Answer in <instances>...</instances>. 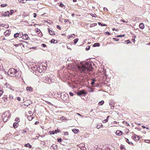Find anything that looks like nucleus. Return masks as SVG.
Listing matches in <instances>:
<instances>
[{"label": "nucleus", "instance_id": "nucleus-1", "mask_svg": "<svg viewBox=\"0 0 150 150\" xmlns=\"http://www.w3.org/2000/svg\"><path fill=\"white\" fill-rule=\"evenodd\" d=\"M78 68L81 73H87L88 71H91L93 68L92 65L90 63L87 62L85 65H82L79 66Z\"/></svg>", "mask_w": 150, "mask_h": 150}, {"label": "nucleus", "instance_id": "nucleus-2", "mask_svg": "<svg viewBox=\"0 0 150 150\" xmlns=\"http://www.w3.org/2000/svg\"><path fill=\"white\" fill-rule=\"evenodd\" d=\"M60 97L62 100L65 102H67L69 101L68 95L65 92L62 93L60 94Z\"/></svg>", "mask_w": 150, "mask_h": 150}, {"label": "nucleus", "instance_id": "nucleus-3", "mask_svg": "<svg viewBox=\"0 0 150 150\" xmlns=\"http://www.w3.org/2000/svg\"><path fill=\"white\" fill-rule=\"evenodd\" d=\"M10 115L8 111L5 112L2 115V117L3 121L5 122L7 121L9 118L10 117Z\"/></svg>", "mask_w": 150, "mask_h": 150}, {"label": "nucleus", "instance_id": "nucleus-4", "mask_svg": "<svg viewBox=\"0 0 150 150\" xmlns=\"http://www.w3.org/2000/svg\"><path fill=\"white\" fill-rule=\"evenodd\" d=\"M52 80L49 76H47L45 77L43 79V81L44 82L47 83L49 84L51 83L52 82Z\"/></svg>", "mask_w": 150, "mask_h": 150}, {"label": "nucleus", "instance_id": "nucleus-5", "mask_svg": "<svg viewBox=\"0 0 150 150\" xmlns=\"http://www.w3.org/2000/svg\"><path fill=\"white\" fill-rule=\"evenodd\" d=\"M15 69L13 68H11L9 69L8 71V73L9 74H11L9 75L11 77L13 76V75L15 74Z\"/></svg>", "mask_w": 150, "mask_h": 150}, {"label": "nucleus", "instance_id": "nucleus-6", "mask_svg": "<svg viewBox=\"0 0 150 150\" xmlns=\"http://www.w3.org/2000/svg\"><path fill=\"white\" fill-rule=\"evenodd\" d=\"M79 147L82 150H86V148L84 144H81L79 145Z\"/></svg>", "mask_w": 150, "mask_h": 150}, {"label": "nucleus", "instance_id": "nucleus-7", "mask_svg": "<svg viewBox=\"0 0 150 150\" xmlns=\"http://www.w3.org/2000/svg\"><path fill=\"white\" fill-rule=\"evenodd\" d=\"M133 139L135 141L138 140L140 139L139 137V136L135 134H134V137H133Z\"/></svg>", "mask_w": 150, "mask_h": 150}, {"label": "nucleus", "instance_id": "nucleus-8", "mask_svg": "<svg viewBox=\"0 0 150 150\" xmlns=\"http://www.w3.org/2000/svg\"><path fill=\"white\" fill-rule=\"evenodd\" d=\"M23 38L24 40H27L28 39V35L25 33L22 35Z\"/></svg>", "mask_w": 150, "mask_h": 150}, {"label": "nucleus", "instance_id": "nucleus-9", "mask_svg": "<svg viewBox=\"0 0 150 150\" xmlns=\"http://www.w3.org/2000/svg\"><path fill=\"white\" fill-rule=\"evenodd\" d=\"M116 134L117 135L121 136L122 134V132L120 130H117L116 132Z\"/></svg>", "mask_w": 150, "mask_h": 150}, {"label": "nucleus", "instance_id": "nucleus-10", "mask_svg": "<svg viewBox=\"0 0 150 150\" xmlns=\"http://www.w3.org/2000/svg\"><path fill=\"white\" fill-rule=\"evenodd\" d=\"M49 33L51 35H54L55 34L54 31H52L51 30L48 28Z\"/></svg>", "mask_w": 150, "mask_h": 150}, {"label": "nucleus", "instance_id": "nucleus-11", "mask_svg": "<svg viewBox=\"0 0 150 150\" xmlns=\"http://www.w3.org/2000/svg\"><path fill=\"white\" fill-rule=\"evenodd\" d=\"M1 14L2 16H8L9 15L10 13L9 11H7L4 14L2 13Z\"/></svg>", "mask_w": 150, "mask_h": 150}, {"label": "nucleus", "instance_id": "nucleus-12", "mask_svg": "<svg viewBox=\"0 0 150 150\" xmlns=\"http://www.w3.org/2000/svg\"><path fill=\"white\" fill-rule=\"evenodd\" d=\"M91 84L92 85H93L95 84V82L96 81V80L95 78H93L91 80Z\"/></svg>", "mask_w": 150, "mask_h": 150}, {"label": "nucleus", "instance_id": "nucleus-13", "mask_svg": "<svg viewBox=\"0 0 150 150\" xmlns=\"http://www.w3.org/2000/svg\"><path fill=\"white\" fill-rule=\"evenodd\" d=\"M26 89L27 91H29L30 92H32L33 91L32 88L31 87H26Z\"/></svg>", "mask_w": 150, "mask_h": 150}, {"label": "nucleus", "instance_id": "nucleus-14", "mask_svg": "<svg viewBox=\"0 0 150 150\" xmlns=\"http://www.w3.org/2000/svg\"><path fill=\"white\" fill-rule=\"evenodd\" d=\"M139 27L140 28L143 29L144 28V24L142 23H141L139 24Z\"/></svg>", "mask_w": 150, "mask_h": 150}, {"label": "nucleus", "instance_id": "nucleus-15", "mask_svg": "<svg viewBox=\"0 0 150 150\" xmlns=\"http://www.w3.org/2000/svg\"><path fill=\"white\" fill-rule=\"evenodd\" d=\"M50 42H51V43H55L56 44L57 42V40H56L53 39H52L51 40Z\"/></svg>", "mask_w": 150, "mask_h": 150}, {"label": "nucleus", "instance_id": "nucleus-16", "mask_svg": "<svg viewBox=\"0 0 150 150\" xmlns=\"http://www.w3.org/2000/svg\"><path fill=\"white\" fill-rule=\"evenodd\" d=\"M27 117L29 120L31 121L34 118V117H32L30 115L28 116Z\"/></svg>", "mask_w": 150, "mask_h": 150}, {"label": "nucleus", "instance_id": "nucleus-17", "mask_svg": "<svg viewBox=\"0 0 150 150\" xmlns=\"http://www.w3.org/2000/svg\"><path fill=\"white\" fill-rule=\"evenodd\" d=\"M100 44L98 43H96L94 44L93 45V47H99L100 46Z\"/></svg>", "mask_w": 150, "mask_h": 150}, {"label": "nucleus", "instance_id": "nucleus-18", "mask_svg": "<svg viewBox=\"0 0 150 150\" xmlns=\"http://www.w3.org/2000/svg\"><path fill=\"white\" fill-rule=\"evenodd\" d=\"M18 124L16 122H14L13 124V126L15 128H16L18 127Z\"/></svg>", "mask_w": 150, "mask_h": 150}, {"label": "nucleus", "instance_id": "nucleus-19", "mask_svg": "<svg viewBox=\"0 0 150 150\" xmlns=\"http://www.w3.org/2000/svg\"><path fill=\"white\" fill-rule=\"evenodd\" d=\"M51 147H52L54 149H57V146L55 144H53Z\"/></svg>", "mask_w": 150, "mask_h": 150}, {"label": "nucleus", "instance_id": "nucleus-20", "mask_svg": "<svg viewBox=\"0 0 150 150\" xmlns=\"http://www.w3.org/2000/svg\"><path fill=\"white\" fill-rule=\"evenodd\" d=\"M80 91L82 94L85 95L86 94V93L84 90H81Z\"/></svg>", "mask_w": 150, "mask_h": 150}, {"label": "nucleus", "instance_id": "nucleus-21", "mask_svg": "<svg viewBox=\"0 0 150 150\" xmlns=\"http://www.w3.org/2000/svg\"><path fill=\"white\" fill-rule=\"evenodd\" d=\"M72 131L74 133H76V134L79 131V130L78 129H72Z\"/></svg>", "mask_w": 150, "mask_h": 150}, {"label": "nucleus", "instance_id": "nucleus-22", "mask_svg": "<svg viewBox=\"0 0 150 150\" xmlns=\"http://www.w3.org/2000/svg\"><path fill=\"white\" fill-rule=\"evenodd\" d=\"M97 25V23H94L91 24L90 27L91 28L94 27Z\"/></svg>", "mask_w": 150, "mask_h": 150}, {"label": "nucleus", "instance_id": "nucleus-23", "mask_svg": "<svg viewBox=\"0 0 150 150\" xmlns=\"http://www.w3.org/2000/svg\"><path fill=\"white\" fill-rule=\"evenodd\" d=\"M18 1L20 3H25L26 2L27 0H18Z\"/></svg>", "mask_w": 150, "mask_h": 150}, {"label": "nucleus", "instance_id": "nucleus-24", "mask_svg": "<svg viewBox=\"0 0 150 150\" xmlns=\"http://www.w3.org/2000/svg\"><path fill=\"white\" fill-rule=\"evenodd\" d=\"M104 101L103 100H102L99 102L98 103V105H101L103 104Z\"/></svg>", "mask_w": 150, "mask_h": 150}, {"label": "nucleus", "instance_id": "nucleus-25", "mask_svg": "<svg viewBox=\"0 0 150 150\" xmlns=\"http://www.w3.org/2000/svg\"><path fill=\"white\" fill-rule=\"evenodd\" d=\"M20 34V33H16L14 35V37L15 38H17L18 37H19V34Z\"/></svg>", "mask_w": 150, "mask_h": 150}, {"label": "nucleus", "instance_id": "nucleus-26", "mask_svg": "<svg viewBox=\"0 0 150 150\" xmlns=\"http://www.w3.org/2000/svg\"><path fill=\"white\" fill-rule=\"evenodd\" d=\"M126 142L128 143L129 144H132V145H133V143L132 142H129V140L128 139L126 138Z\"/></svg>", "mask_w": 150, "mask_h": 150}, {"label": "nucleus", "instance_id": "nucleus-27", "mask_svg": "<svg viewBox=\"0 0 150 150\" xmlns=\"http://www.w3.org/2000/svg\"><path fill=\"white\" fill-rule=\"evenodd\" d=\"M110 105H111V108L112 109L114 107V106L113 105V103L112 102H110L109 103Z\"/></svg>", "mask_w": 150, "mask_h": 150}, {"label": "nucleus", "instance_id": "nucleus-28", "mask_svg": "<svg viewBox=\"0 0 150 150\" xmlns=\"http://www.w3.org/2000/svg\"><path fill=\"white\" fill-rule=\"evenodd\" d=\"M79 40V39L78 38H77L75 39H74V42L75 44H76V43Z\"/></svg>", "mask_w": 150, "mask_h": 150}, {"label": "nucleus", "instance_id": "nucleus-29", "mask_svg": "<svg viewBox=\"0 0 150 150\" xmlns=\"http://www.w3.org/2000/svg\"><path fill=\"white\" fill-rule=\"evenodd\" d=\"M60 132V130L57 129V130H55L54 131V133L57 134L58 132Z\"/></svg>", "mask_w": 150, "mask_h": 150}, {"label": "nucleus", "instance_id": "nucleus-30", "mask_svg": "<svg viewBox=\"0 0 150 150\" xmlns=\"http://www.w3.org/2000/svg\"><path fill=\"white\" fill-rule=\"evenodd\" d=\"M60 119L61 120H66V118L64 117H60Z\"/></svg>", "mask_w": 150, "mask_h": 150}, {"label": "nucleus", "instance_id": "nucleus-31", "mask_svg": "<svg viewBox=\"0 0 150 150\" xmlns=\"http://www.w3.org/2000/svg\"><path fill=\"white\" fill-rule=\"evenodd\" d=\"M59 6L61 7H65V6L62 2H60Z\"/></svg>", "mask_w": 150, "mask_h": 150}, {"label": "nucleus", "instance_id": "nucleus-32", "mask_svg": "<svg viewBox=\"0 0 150 150\" xmlns=\"http://www.w3.org/2000/svg\"><path fill=\"white\" fill-rule=\"evenodd\" d=\"M28 101V100H26L24 102V105H25L26 106H28L29 105H30V103H28V104H26V102Z\"/></svg>", "mask_w": 150, "mask_h": 150}, {"label": "nucleus", "instance_id": "nucleus-33", "mask_svg": "<svg viewBox=\"0 0 150 150\" xmlns=\"http://www.w3.org/2000/svg\"><path fill=\"white\" fill-rule=\"evenodd\" d=\"M7 6V4H2L1 5V6L2 7H4L6 6Z\"/></svg>", "mask_w": 150, "mask_h": 150}, {"label": "nucleus", "instance_id": "nucleus-34", "mask_svg": "<svg viewBox=\"0 0 150 150\" xmlns=\"http://www.w3.org/2000/svg\"><path fill=\"white\" fill-rule=\"evenodd\" d=\"M49 133L51 134H54V131H50Z\"/></svg>", "mask_w": 150, "mask_h": 150}, {"label": "nucleus", "instance_id": "nucleus-35", "mask_svg": "<svg viewBox=\"0 0 150 150\" xmlns=\"http://www.w3.org/2000/svg\"><path fill=\"white\" fill-rule=\"evenodd\" d=\"M90 49V47L89 46H87L86 48V50L87 51L88 50Z\"/></svg>", "mask_w": 150, "mask_h": 150}, {"label": "nucleus", "instance_id": "nucleus-36", "mask_svg": "<svg viewBox=\"0 0 150 150\" xmlns=\"http://www.w3.org/2000/svg\"><path fill=\"white\" fill-rule=\"evenodd\" d=\"M9 32V30H6L5 32H4V34L6 35H7V34H8V32Z\"/></svg>", "mask_w": 150, "mask_h": 150}, {"label": "nucleus", "instance_id": "nucleus-37", "mask_svg": "<svg viewBox=\"0 0 150 150\" xmlns=\"http://www.w3.org/2000/svg\"><path fill=\"white\" fill-rule=\"evenodd\" d=\"M28 46L29 45H27V47L28 48H29V49H36V47H28Z\"/></svg>", "mask_w": 150, "mask_h": 150}, {"label": "nucleus", "instance_id": "nucleus-38", "mask_svg": "<svg viewBox=\"0 0 150 150\" xmlns=\"http://www.w3.org/2000/svg\"><path fill=\"white\" fill-rule=\"evenodd\" d=\"M125 35H118L117 36V37H124L125 36Z\"/></svg>", "mask_w": 150, "mask_h": 150}, {"label": "nucleus", "instance_id": "nucleus-39", "mask_svg": "<svg viewBox=\"0 0 150 150\" xmlns=\"http://www.w3.org/2000/svg\"><path fill=\"white\" fill-rule=\"evenodd\" d=\"M2 99L4 100V102H6L7 100V98L6 97H3L2 98Z\"/></svg>", "mask_w": 150, "mask_h": 150}, {"label": "nucleus", "instance_id": "nucleus-40", "mask_svg": "<svg viewBox=\"0 0 150 150\" xmlns=\"http://www.w3.org/2000/svg\"><path fill=\"white\" fill-rule=\"evenodd\" d=\"M77 94L78 96H80L81 95H82V94L81 93V92L80 91L79 92H78L77 93Z\"/></svg>", "mask_w": 150, "mask_h": 150}, {"label": "nucleus", "instance_id": "nucleus-41", "mask_svg": "<svg viewBox=\"0 0 150 150\" xmlns=\"http://www.w3.org/2000/svg\"><path fill=\"white\" fill-rule=\"evenodd\" d=\"M62 139L61 138L57 139V141L58 142L60 143L62 142Z\"/></svg>", "mask_w": 150, "mask_h": 150}, {"label": "nucleus", "instance_id": "nucleus-42", "mask_svg": "<svg viewBox=\"0 0 150 150\" xmlns=\"http://www.w3.org/2000/svg\"><path fill=\"white\" fill-rule=\"evenodd\" d=\"M9 98L11 99H13V96L12 95H9Z\"/></svg>", "mask_w": 150, "mask_h": 150}, {"label": "nucleus", "instance_id": "nucleus-43", "mask_svg": "<svg viewBox=\"0 0 150 150\" xmlns=\"http://www.w3.org/2000/svg\"><path fill=\"white\" fill-rule=\"evenodd\" d=\"M108 121V120H107V119H105V120H104L103 121V123H106Z\"/></svg>", "mask_w": 150, "mask_h": 150}, {"label": "nucleus", "instance_id": "nucleus-44", "mask_svg": "<svg viewBox=\"0 0 150 150\" xmlns=\"http://www.w3.org/2000/svg\"><path fill=\"white\" fill-rule=\"evenodd\" d=\"M13 11L12 10H10V14L11 15H12L13 13Z\"/></svg>", "mask_w": 150, "mask_h": 150}, {"label": "nucleus", "instance_id": "nucleus-45", "mask_svg": "<svg viewBox=\"0 0 150 150\" xmlns=\"http://www.w3.org/2000/svg\"><path fill=\"white\" fill-rule=\"evenodd\" d=\"M57 28L59 30H61V27L58 25H57Z\"/></svg>", "mask_w": 150, "mask_h": 150}, {"label": "nucleus", "instance_id": "nucleus-46", "mask_svg": "<svg viewBox=\"0 0 150 150\" xmlns=\"http://www.w3.org/2000/svg\"><path fill=\"white\" fill-rule=\"evenodd\" d=\"M113 39L115 40L116 41H118L119 40V39L117 38H113Z\"/></svg>", "mask_w": 150, "mask_h": 150}, {"label": "nucleus", "instance_id": "nucleus-47", "mask_svg": "<svg viewBox=\"0 0 150 150\" xmlns=\"http://www.w3.org/2000/svg\"><path fill=\"white\" fill-rule=\"evenodd\" d=\"M69 95L71 96H73L74 94L72 92H70L69 93Z\"/></svg>", "mask_w": 150, "mask_h": 150}, {"label": "nucleus", "instance_id": "nucleus-48", "mask_svg": "<svg viewBox=\"0 0 150 150\" xmlns=\"http://www.w3.org/2000/svg\"><path fill=\"white\" fill-rule=\"evenodd\" d=\"M98 23L99 25H100L101 26H103V24L101 23L100 22H98Z\"/></svg>", "mask_w": 150, "mask_h": 150}, {"label": "nucleus", "instance_id": "nucleus-49", "mask_svg": "<svg viewBox=\"0 0 150 150\" xmlns=\"http://www.w3.org/2000/svg\"><path fill=\"white\" fill-rule=\"evenodd\" d=\"M45 102L47 104H50V105H52V104L49 102H48L47 101H46Z\"/></svg>", "mask_w": 150, "mask_h": 150}, {"label": "nucleus", "instance_id": "nucleus-50", "mask_svg": "<svg viewBox=\"0 0 150 150\" xmlns=\"http://www.w3.org/2000/svg\"><path fill=\"white\" fill-rule=\"evenodd\" d=\"M106 34H108V35H110L111 34V33L108 32H105Z\"/></svg>", "mask_w": 150, "mask_h": 150}, {"label": "nucleus", "instance_id": "nucleus-51", "mask_svg": "<svg viewBox=\"0 0 150 150\" xmlns=\"http://www.w3.org/2000/svg\"><path fill=\"white\" fill-rule=\"evenodd\" d=\"M125 41L127 42V44H128L131 42L129 40H127Z\"/></svg>", "mask_w": 150, "mask_h": 150}, {"label": "nucleus", "instance_id": "nucleus-52", "mask_svg": "<svg viewBox=\"0 0 150 150\" xmlns=\"http://www.w3.org/2000/svg\"><path fill=\"white\" fill-rule=\"evenodd\" d=\"M42 46L43 47H46V45L42 43Z\"/></svg>", "mask_w": 150, "mask_h": 150}, {"label": "nucleus", "instance_id": "nucleus-53", "mask_svg": "<svg viewBox=\"0 0 150 150\" xmlns=\"http://www.w3.org/2000/svg\"><path fill=\"white\" fill-rule=\"evenodd\" d=\"M33 15H34V18H36V16H37V14H36V13H34L33 14Z\"/></svg>", "mask_w": 150, "mask_h": 150}, {"label": "nucleus", "instance_id": "nucleus-54", "mask_svg": "<svg viewBox=\"0 0 150 150\" xmlns=\"http://www.w3.org/2000/svg\"><path fill=\"white\" fill-rule=\"evenodd\" d=\"M28 145H29L28 147L30 148H32V146L30 145L29 143H28Z\"/></svg>", "mask_w": 150, "mask_h": 150}, {"label": "nucleus", "instance_id": "nucleus-55", "mask_svg": "<svg viewBox=\"0 0 150 150\" xmlns=\"http://www.w3.org/2000/svg\"><path fill=\"white\" fill-rule=\"evenodd\" d=\"M17 100L18 101H21V98L20 97H18L17 98Z\"/></svg>", "mask_w": 150, "mask_h": 150}, {"label": "nucleus", "instance_id": "nucleus-56", "mask_svg": "<svg viewBox=\"0 0 150 150\" xmlns=\"http://www.w3.org/2000/svg\"><path fill=\"white\" fill-rule=\"evenodd\" d=\"M22 132L23 133H26V131H25V130H22Z\"/></svg>", "mask_w": 150, "mask_h": 150}, {"label": "nucleus", "instance_id": "nucleus-57", "mask_svg": "<svg viewBox=\"0 0 150 150\" xmlns=\"http://www.w3.org/2000/svg\"><path fill=\"white\" fill-rule=\"evenodd\" d=\"M15 121L17 122H18V121L19 122V119H17V118H16L15 120Z\"/></svg>", "mask_w": 150, "mask_h": 150}, {"label": "nucleus", "instance_id": "nucleus-58", "mask_svg": "<svg viewBox=\"0 0 150 150\" xmlns=\"http://www.w3.org/2000/svg\"><path fill=\"white\" fill-rule=\"evenodd\" d=\"M39 123V122L36 121L35 123V125H37Z\"/></svg>", "mask_w": 150, "mask_h": 150}, {"label": "nucleus", "instance_id": "nucleus-59", "mask_svg": "<svg viewBox=\"0 0 150 150\" xmlns=\"http://www.w3.org/2000/svg\"><path fill=\"white\" fill-rule=\"evenodd\" d=\"M6 25L5 24H2L1 25V26L3 27H5V26Z\"/></svg>", "mask_w": 150, "mask_h": 150}, {"label": "nucleus", "instance_id": "nucleus-60", "mask_svg": "<svg viewBox=\"0 0 150 150\" xmlns=\"http://www.w3.org/2000/svg\"><path fill=\"white\" fill-rule=\"evenodd\" d=\"M36 30V31L37 33L39 32V31H40V30L39 29H38V28H37V29Z\"/></svg>", "mask_w": 150, "mask_h": 150}, {"label": "nucleus", "instance_id": "nucleus-61", "mask_svg": "<svg viewBox=\"0 0 150 150\" xmlns=\"http://www.w3.org/2000/svg\"><path fill=\"white\" fill-rule=\"evenodd\" d=\"M104 11H108V10L107 8L105 7L104 8Z\"/></svg>", "mask_w": 150, "mask_h": 150}, {"label": "nucleus", "instance_id": "nucleus-62", "mask_svg": "<svg viewBox=\"0 0 150 150\" xmlns=\"http://www.w3.org/2000/svg\"><path fill=\"white\" fill-rule=\"evenodd\" d=\"M8 25L7 24L6 25L5 27H4L5 28H8Z\"/></svg>", "mask_w": 150, "mask_h": 150}, {"label": "nucleus", "instance_id": "nucleus-63", "mask_svg": "<svg viewBox=\"0 0 150 150\" xmlns=\"http://www.w3.org/2000/svg\"><path fill=\"white\" fill-rule=\"evenodd\" d=\"M68 21V20L67 19H64V22L65 23L67 22Z\"/></svg>", "mask_w": 150, "mask_h": 150}, {"label": "nucleus", "instance_id": "nucleus-64", "mask_svg": "<svg viewBox=\"0 0 150 150\" xmlns=\"http://www.w3.org/2000/svg\"><path fill=\"white\" fill-rule=\"evenodd\" d=\"M110 148H108L107 149H103V150H110Z\"/></svg>", "mask_w": 150, "mask_h": 150}]
</instances>
